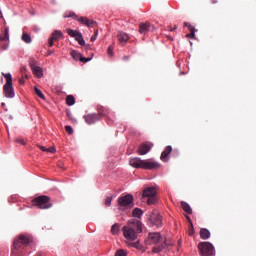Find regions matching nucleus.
Instances as JSON below:
<instances>
[{"label": "nucleus", "instance_id": "79ce46f5", "mask_svg": "<svg viewBox=\"0 0 256 256\" xmlns=\"http://www.w3.org/2000/svg\"><path fill=\"white\" fill-rule=\"evenodd\" d=\"M16 143H20L21 145H25V140H23V138H17Z\"/></svg>", "mask_w": 256, "mask_h": 256}, {"label": "nucleus", "instance_id": "f3484780", "mask_svg": "<svg viewBox=\"0 0 256 256\" xmlns=\"http://www.w3.org/2000/svg\"><path fill=\"white\" fill-rule=\"evenodd\" d=\"M155 195H157V190L155 187H148L144 189L142 197H153Z\"/></svg>", "mask_w": 256, "mask_h": 256}, {"label": "nucleus", "instance_id": "f257e3e1", "mask_svg": "<svg viewBox=\"0 0 256 256\" xmlns=\"http://www.w3.org/2000/svg\"><path fill=\"white\" fill-rule=\"evenodd\" d=\"M122 233L128 241H135L139 233H143V224L139 220H133L122 228Z\"/></svg>", "mask_w": 256, "mask_h": 256}, {"label": "nucleus", "instance_id": "473e14b6", "mask_svg": "<svg viewBox=\"0 0 256 256\" xmlns=\"http://www.w3.org/2000/svg\"><path fill=\"white\" fill-rule=\"evenodd\" d=\"M34 92L40 99L45 100V95L39 90V88L34 87Z\"/></svg>", "mask_w": 256, "mask_h": 256}, {"label": "nucleus", "instance_id": "0eeeda50", "mask_svg": "<svg viewBox=\"0 0 256 256\" xmlns=\"http://www.w3.org/2000/svg\"><path fill=\"white\" fill-rule=\"evenodd\" d=\"M69 17H73L74 19H76L79 23H82V25H86V27H95V25H97V22L94 20H89V18L87 17H78L77 15H75V13L73 12H66L64 14V18L65 19H69Z\"/></svg>", "mask_w": 256, "mask_h": 256}, {"label": "nucleus", "instance_id": "58836bf2", "mask_svg": "<svg viewBox=\"0 0 256 256\" xmlns=\"http://www.w3.org/2000/svg\"><path fill=\"white\" fill-rule=\"evenodd\" d=\"M80 61L81 63H89V61H91V57L85 58V57H80Z\"/></svg>", "mask_w": 256, "mask_h": 256}, {"label": "nucleus", "instance_id": "c03bdc74", "mask_svg": "<svg viewBox=\"0 0 256 256\" xmlns=\"http://www.w3.org/2000/svg\"><path fill=\"white\" fill-rule=\"evenodd\" d=\"M55 148H47V152L46 153H55Z\"/></svg>", "mask_w": 256, "mask_h": 256}, {"label": "nucleus", "instance_id": "393cba45", "mask_svg": "<svg viewBox=\"0 0 256 256\" xmlns=\"http://www.w3.org/2000/svg\"><path fill=\"white\" fill-rule=\"evenodd\" d=\"M70 55L74 59V61H81V53H79V52H77L75 50H72L70 52Z\"/></svg>", "mask_w": 256, "mask_h": 256}, {"label": "nucleus", "instance_id": "ea45409f", "mask_svg": "<svg viewBox=\"0 0 256 256\" xmlns=\"http://www.w3.org/2000/svg\"><path fill=\"white\" fill-rule=\"evenodd\" d=\"M99 34V31L96 30L95 34L91 37L90 41L93 43L94 41L97 40V35Z\"/></svg>", "mask_w": 256, "mask_h": 256}, {"label": "nucleus", "instance_id": "7c9ffc66", "mask_svg": "<svg viewBox=\"0 0 256 256\" xmlns=\"http://www.w3.org/2000/svg\"><path fill=\"white\" fill-rule=\"evenodd\" d=\"M22 41H24V43H31V41H32L31 36L29 34H27L26 32H23Z\"/></svg>", "mask_w": 256, "mask_h": 256}, {"label": "nucleus", "instance_id": "cd10ccee", "mask_svg": "<svg viewBox=\"0 0 256 256\" xmlns=\"http://www.w3.org/2000/svg\"><path fill=\"white\" fill-rule=\"evenodd\" d=\"M190 33L186 35L189 39H195V26H189Z\"/></svg>", "mask_w": 256, "mask_h": 256}, {"label": "nucleus", "instance_id": "6ab92c4d", "mask_svg": "<svg viewBox=\"0 0 256 256\" xmlns=\"http://www.w3.org/2000/svg\"><path fill=\"white\" fill-rule=\"evenodd\" d=\"M200 237L204 240H207L209 237H211V232L207 228H201Z\"/></svg>", "mask_w": 256, "mask_h": 256}, {"label": "nucleus", "instance_id": "5701e85b", "mask_svg": "<svg viewBox=\"0 0 256 256\" xmlns=\"http://www.w3.org/2000/svg\"><path fill=\"white\" fill-rule=\"evenodd\" d=\"M9 49V40H0V51H7Z\"/></svg>", "mask_w": 256, "mask_h": 256}, {"label": "nucleus", "instance_id": "4c0bfd02", "mask_svg": "<svg viewBox=\"0 0 256 256\" xmlns=\"http://www.w3.org/2000/svg\"><path fill=\"white\" fill-rule=\"evenodd\" d=\"M65 131L68 133V135H73V127L65 126Z\"/></svg>", "mask_w": 256, "mask_h": 256}, {"label": "nucleus", "instance_id": "423d86ee", "mask_svg": "<svg viewBox=\"0 0 256 256\" xmlns=\"http://www.w3.org/2000/svg\"><path fill=\"white\" fill-rule=\"evenodd\" d=\"M198 250L201 256L215 255V247L210 242H200L198 244Z\"/></svg>", "mask_w": 256, "mask_h": 256}, {"label": "nucleus", "instance_id": "2eb2a0df", "mask_svg": "<svg viewBox=\"0 0 256 256\" xmlns=\"http://www.w3.org/2000/svg\"><path fill=\"white\" fill-rule=\"evenodd\" d=\"M149 31H151V23L149 22H145V23H140L139 24V33L141 35H147V33H149Z\"/></svg>", "mask_w": 256, "mask_h": 256}, {"label": "nucleus", "instance_id": "c9c22d12", "mask_svg": "<svg viewBox=\"0 0 256 256\" xmlns=\"http://www.w3.org/2000/svg\"><path fill=\"white\" fill-rule=\"evenodd\" d=\"M115 256H127V251L119 249L116 251Z\"/></svg>", "mask_w": 256, "mask_h": 256}, {"label": "nucleus", "instance_id": "1a4fd4ad", "mask_svg": "<svg viewBox=\"0 0 256 256\" xmlns=\"http://www.w3.org/2000/svg\"><path fill=\"white\" fill-rule=\"evenodd\" d=\"M118 205L120 207H129V205H133V195L127 194L125 196L119 197Z\"/></svg>", "mask_w": 256, "mask_h": 256}, {"label": "nucleus", "instance_id": "49530a36", "mask_svg": "<svg viewBox=\"0 0 256 256\" xmlns=\"http://www.w3.org/2000/svg\"><path fill=\"white\" fill-rule=\"evenodd\" d=\"M175 29H177V25H175L174 28L169 27L168 31H175Z\"/></svg>", "mask_w": 256, "mask_h": 256}, {"label": "nucleus", "instance_id": "412c9836", "mask_svg": "<svg viewBox=\"0 0 256 256\" xmlns=\"http://www.w3.org/2000/svg\"><path fill=\"white\" fill-rule=\"evenodd\" d=\"M0 41H9V28L6 27L0 34Z\"/></svg>", "mask_w": 256, "mask_h": 256}, {"label": "nucleus", "instance_id": "a19ab883", "mask_svg": "<svg viewBox=\"0 0 256 256\" xmlns=\"http://www.w3.org/2000/svg\"><path fill=\"white\" fill-rule=\"evenodd\" d=\"M107 53H108L109 57H113V48L111 46L108 47Z\"/></svg>", "mask_w": 256, "mask_h": 256}, {"label": "nucleus", "instance_id": "9b49d317", "mask_svg": "<svg viewBox=\"0 0 256 256\" xmlns=\"http://www.w3.org/2000/svg\"><path fill=\"white\" fill-rule=\"evenodd\" d=\"M150 221L153 223V225H156V227H161V223L163 221V218L159 213L157 212H152L150 215Z\"/></svg>", "mask_w": 256, "mask_h": 256}, {"label": "nucleus", "instance_id": "a878e982", "mask_svg": "<svg viewBox=\"0 0 256 256\" xmlns=\"http://www.w3.org/2000/svg\"><path fill=\"white\" fill-rule=\"evenodd\" d=\"M132 215H133V217H138V219H139L143 215V210H141V208H135L132 211Z\"/></svg>", "mask_w": 256, "mask_h": 256}, {"label": "nucleus", "instance_id": "b1692460", "mask_svg": "<svg viewBox=\"0 0 256 256\" xmlns=\"http://www.w3.org/2000/svg\"><path fill=\"white\" fill-rule=\"evenodd\" d=\"M167 242H164L161 246H155L153 248V253H161V251H163V249H167Z\"/></svg>", "mask_w": 256, "mask_h": 256}, {"label": "nucleus", "instance_id": "39448f33", "mask_svg": "<svg viewBox=\"0 0 256 256\" xmlns=\"http://www.w3.org/2000/svg\"><path fill=\"white\" fill-rule=\"evenodd\" d=\"M33 205L38 207V209H51L53 207V202H51V198L49 196H38L32 200Z\"/></svg>", "mask_w": 256, "mask_h": 256}, {"label": "nucleus", "instance_id": "4468645a", "mask_svg": "<svg viewBox=\"0 0 256 256\" xmlns=\"http://www.w3.org/2000/svg\"><path fill=\"white\" fill-rule=\"evenodd\" d=\"M173 151V147L171 146H166L164 151L161 153L160 159L164 163H167L169 161V155H171V152Z\"/></svg>", "mask_w": 256, "mask_h": 256}, {"label": "nucleus", "instance_id": "20e7f679", "mask_svg": "<svg viewBox=\"0 0 256 256\" xmlns=\"http://www.w3.org/2000/svg\"><path fill=\"white\" fill-rule=\"evenodd\" d=\"M6 79V85L3 86V93L8 99L15 97V90L13 89V76L11 73L3 74Z\"/></svg>", "mask_w": 256, "mask_h": 256}, {"label": "nucleus", "instance_id": "aec40b11", "mask_svg": "<svg viewBox=\"0 0 256 256\" xmlns=\"http://www.w3.org/2000/svg\"><path fill=\"white\" fill-rule=\"evenodd\" d=\"M34 75L38 77V79H41L43 77V69L39 66H34V68H31Z\"/></svg>", "mask_w": 256, "mask_h": 256}, {"label": "nucleus", "instance_id": "7ed1b4c3", "mask_svg": "<svg viewBox=\"0 0 256 256\" xmlns=\"http://www.w3.org/2000/svg\"><path fill=\"white\" fill-rule=\"evenodd\" d=\"M129 163L131 167H134L135 169H145L148 171L159 169L161 167V165L157 162L141 160V158H132L130 159Z\"/></svg>", "mask_w": 256, "mask_h": 256}, {"label": "nucleus", "instance_id": "de8ad7c7", "mask_svg": "<svg viewBox=\"0 0 256 256\" xmlns=\"http://www.w3.org/2000/svg\"><path fill=\"white\" fill-rule=\"evenodd\" d=\"M19 83H20V85H24V84H25V80L20 79V80H19Z\"/></svg>", "mask_w": 256, "mask_h": 256}, {"label": "nucleus", "instance_id": "6e6552de", "mask_svg": "<svg viewBox=\"0 0 256 256\" xmlns=\"http://www.w3.org/2000/svg\"><path fill=\"white\" fill-rule=\"evenodd\" d=\"M66 33L70 36V37H74L76 39V41L79 43V45H85V39H83V34H81V32L77 31V30H73L71 28H68L66 30Z\"/></svg>", "mask_w": 256, "mask_h": 256}, {"label": "nucleus", "instance_id": "f8f14e48", "mask_svg": "<svg viewBox=\"0 0 256 256\" xmlns=\"http://www.w3.org/2000/svg\"><path fill=\"white\" fill-rule=\"evenodd\" d=\"M148 241L150 245H155L161 241V234L159 232H152L148 235Z\"/></svg>", "mask_w": 256, "mask_h": 256}, {"label": "nucleus", "instance_id": "ddd939ff", "mask_svg": "<svg viewBox=\"0 0 256 256\" xmlns=\"http://www.w3.org/2000/svg\"><path fill=\"white\" fill-rule=\"evenodd\" d=\"M61 37H63V33L61 31H54L48 40L49 47H53V42L58 41V39H61Z\"/></svg>", "mask_w": 256, "mask_h": 256}, {"label": "nucleus", "instance_id": "e433bc0d", "mask_svg": "<svg viewBox=\"0 0 256 256\" xmlns=\"http://www.w3.org/2000/svg\"><path fill=\"white\" fill-rule=\"evenodd\" d=\"M29 63H30L31 69H33L34 67H37V61H35L34 58H30Z\"/></svg>", "mask_w": 256, "mask_h": 256}, {"label": "nucleus", "instance_id": "f704fd0d", "mask_svg": "<svg viewBox=\"0 0 256 256\" xmlns=\"http://www.w3.org/2000/svg\"><path fill=\"white\" fill-rule=\"evenodd\" d=\"M113 201V197H111V196H108V197H106V199H105V206L106 207H111V202Z\"/></svg>", "mask_w": 256, "mask_h": 256}, {"label": "nucleus", "instance_id": "37998d69", "mask_svg": "<svg viewBox=\"0 0 256 256\" xmlns=\"http://www.w3.org/2000/svg\"><path fill=\"white\" fill-rule=\"evenodd\" d=\"M39 149H41V151H43L44 153H47V148L45 146H40L38 145Z\"/></svg>", "mask_w": 256, "mask_h": 256}, {"label": "nucleus", "instance_id": "a211bd4d", "mask_svg": "<svg viewBox=\"0 0 256 256\" xmlns=\"http://www.w3.org/2000/svg\"><path fill=\"white\" fill-rule=\"evenodd\" d=\"M117 38L120 43H127V41H129V34L125 32H118Z\"/></svg>", "mask_w": 256, "mask_h": 256}, {"label": "nucleus", "instance_id": "c85d7f7f", "mask_svg": "<svg viewBox=\"0 0 256 256\" xmlns=\"http://www.w3.org/2000/svg\"><path fill=\"white\" fill-rule=\"evenodd\" d=\"M187 219L190 223L188 233H189L190 236H193V235H195V227L193 226V222H191V218L187 217Z\"/></svg>", "mask_w": 256, "mask_h": 256}, {"label": "nucleus", "instance_id": "f03ea898", "mask_svg": "<svg viewBox=\"0 0 256 256\" xmlns=\"http://www.w3.org/2000/svg\"><path fill=\"white\" fill-rule=\"evenodd\" d=\"M32 242L33 239L28 235L21 234L20 236H18V238H16L13 243L12 256H20L21 253H23L21 249H23V247L31 245Z\"/></svg>", "mask_w": 256, "mask_h": 256}, {"label": "nucleus", "instance_id": "4be33fe9", "mask_svg": "<svg viewBox=\"0 0 256 256\" xmlns=\"http://www.w3.org/2000/svg\"><path fill=\"white\" fill-rule=\"evenodd\" d=\"M181 207L183 209V211H185V213H187L188 215H191L193 213V209H191V206H189L187 204V202H181Z\"/></svg>", "mask_w": 256, "mask_h": 256}, {"label": "nucleus", "instance_id": "a18cd8bd", "mask_svg": "<svg viewBox=\"0 0 256 256\" xmlns=\"http://www.w3.org/2000/svg\"><path fill=\"white\" fill-rule=\"evenodd\" d=\"M189 26L193 27V25L189 24L188 22H184V27H188V29H189Z\"/></svg>", "mask_w": 256, "mask_h": 256}, {"label": "nucleus", "instance_id": "dca6fc26", "mask_svg": "<svg viewBox=\"0 0 256 256\" xmlns=\"http://www.w3.org/2000/svg\"><path fill=\"white\" fill-rule=\"evenodd\" d=\"M152 145L149 143H143L138 148L139 155H147L151 151Z\"/></svg>", "mask_w": 256, "mask_h": 256}, {"label": "nucleus", "instance_id": "c756f323", "mask_svg": "<svg viewBox=\"0 0 256 256\" xmlns=\"http://www.w3.org/2000/svg\"><path fill=\"white\" fill-rule=\"evenodd\" d=\"M147 203L148 205H155L157 203V195L148 196Z\"/></svg>", "mask_w": 256, "mask_h": 256}, {"label": "nucleus", "instance_id": "bb28decb", "mask_svg": "<svg viewBox=\"0 0 256 256\" xmlns=\"http://www.w3.org/2000/svg\"><path fill=\"white\" fill-rule=\"evenodd\" d=\"M120 225L119 224H114L112 227H111V233L112 235H119V231H120Z\"/></svg>", "mask_w": 256, "mask_h": 256}, {"label": "nucleus", "instance_id": "9d476101", "mask_svg": "<svg viewBox=\"0 0 256 256\" xmlns=\"http://www.w3.org/2000/svg\"><path fill=\"white\" fill-rule=\"evenodd\" d=\"M101 120V115L99 114H88L84 116V121L87 123V125H94V123H97V121Z\"/></svg>", "mask_w": 256, "mask_h": 256}, {"label": "nucleus", "instance_id": "2f4dec72", "mask_svg": "<svg viewBox=\"0 0 256 256\" xmlns=\"http://www.w3.org/2000/svg\"><path fill=\"white\" fill-rule=\"evenodd\" d=\"M66 104L71 106V105H75V97H73L72 95H69L66 97Z\"/></svg>", "mask_w": 256, "mask_h": 256}, {"label": "nucleus", "instance_id": "72a5a7b5", "mask_svg": "<svg viewBox=\"0 0 256 256\" xmlns=\"http://www.w3.org/2000/svg\"><path fill=\"white\" fill-rule=\"evenodd\" d=\"M97 111H98V113L96 115H100V119H101V117H103V115H105V108H103L102 106H98Z\"/></svg>", "mask_w": 256, "mask_h": 256}]
</instances>
